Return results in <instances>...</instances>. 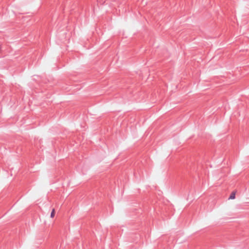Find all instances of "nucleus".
Here are the masks:
<instances>
[{
  "label": "nucleus",
  "instance_id": "f257e3e1",
  "mask_svg": "<svg viewBox=\"0 0 249 249\" xmlns=\"http://www.w3.org/2000/svg\"><path fill=\"white\" fill-rule=\"evenodd\" d=\"M235 192H233L231 194L229 199H233L235 198Z\"/></svg>",
  "mask_w": 249,
  "mask_h": 249
},
{
  "label": "nucleus",
  "instance_id": "f03ea898",
  "mask_svg": "<svg viewBox=\"0 0 249 249\" xmlns=\"http://www.w3.org/2000/svg\"><path fill=\"white\" fill-rule=\"evenodd\" d=\"M55 210L54 209H53L52 211L51 214V217L52 218L54 217V216L55 215Z\"/></svg>",
  "mask_w": 249,
  "mask_h": 249
}]
</instances>
